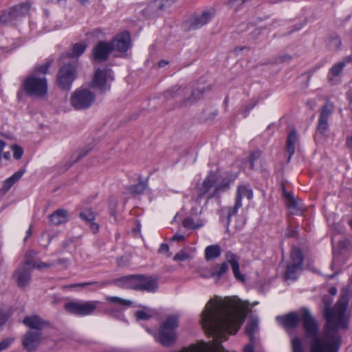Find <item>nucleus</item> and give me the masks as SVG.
Listing matches in <instances>:
<instances>
[{
  "label": "nucleus",
  "mask_w": 352,
  "mask_h": 352,
  "mask_svg": "<svg viewBox=\"0 0 352 352\" xmlns=\"http://www.w3.org/2000/svg\"><path fill=\"white\" fill-rule=\"evenodd\" d=\"M350 245L351 241L347 239H343L338 241L333 248L332 265L340 266L346 261L349 257Z\"/></svg>",
  "instance_id": "nucleus-10"
},
{
  "label": "nucleus",
  "mask_w": 352,
  "mask_h": 352,
  "mask_svg": "<svg viewBox=\"0 0 352 352\" xmlns=\"http://www.w3.org/2000/svg\"><path fill=\"white\" fill-rule=\"evenodd\" d=\"M30 8V6L28 3H22L10 8L14 14L15 21H17L19 19L25 16L28 13Z\"/></svg>",
  "instance_id": "nucleus-30"
},
{
  "label": "nucleus",
  "mask_w": 352,
  "mask_h": 352,
  "mask_svg": "<svg viewBox=\"0 0 352 352\" xmlns=\"http://www.w3.org/2000/svg\"><path fill=\"white\" fill-rule=\"evenodd\" d=\"M189 257L188 254L186 253L184 251H180L178 253H177L175 256L173 257V260L175 261H184Z\"/></svg>",
  "instance_id": "nucleus-53"
},
{
  "label": "nucleus",
  "mask_w": 352,
  "mask_h": 352,
  "mask_svg": "<svg viewBox=\"0 0 352 352\" xmlns=\"http://www.w3.org/2000/svg\"><path fill=\"white\" fill-rule=\"evenodd\" d=\"M186 94H188L186 87H182L179 85H176L166 90L163 93V96L166 100H170L178 96L182 97V95H186Z\"/></svg>",
  "instance_id": "nucleus-25"
},
{
  "label": "nucleus",
  "mask_w": 352,
  "mask_h": 352,
  "mask_svg": "<svg viewBox=\"0 0 352 352\" xmlns=\"http://www.w3.org/2000/svg\"><path fill=\"white\" fill-rule=\"evenodd\" d=\"M276 322L285 330L295 329L302 322L305 337L312 340L310 352H338L340 346V338L333 334L331 342H327L319 337V325L307 308L302 309L300 315L292 311L276 318Z\"/></svg>",
  "instance_id": "nucleus-1"
},
{
  "label": "nucleus",
  "mask_w": 352,
  "mask_h": 352,
  "mask_svg": "<svg viewBox=\"0 0 352 352\" xmlns=\"http://www.w3.org/2000/svg\"><path fill=\"white\" fill-rule=\"evenodd\" d=\"M249 303L237 296L221 298V342L228 340L227 335H235L243 325Z\"/></svg>",
  "instance_id": "nucleus-2"
},
{
  "label": "nucleus",
  "mask_w": 352,
  "mask_h": 352,
  "mask_svg": "<svg viewBox=\"0 0 352 352\" xmlns=\"http://www.w3.org/2000/svg\"><path fill=\"white\" fill-rule=\"evenodd\" d=\"M333 113V107L327 102L322 107L318 120L317 130L322 135H325L329 130V118Z\"/></svg>",
  "instance_id": "nucleus-19"
},
{
  "label": "nucleus",
  "mask_w": 352,
  "mask_h": 352,
  "mask_svg": "<svg viewBox=\"0 0 352 352\" xmlns=\"http://www.w3.org/2000/svg\"><path fill=\"white\" fill-rule=\"evenodd\" d=\"M342 45L341 38L336 34L330 35L327 41V47L331 50H338Z\"/></svg>",
  "instance_id": "nucleus-38"
},
{
  "label": "nucleus",
  "mask_w": 352,
  "mask_h": 352,
  "mask_svg": "<svg viewBox=\"0 0 352 352\" xmlns=\"http://www.w3.org/2000/svg\"><path fill=\"white\" fill-rule=\"evenodd\" d=\"M14 339L10 338H6L0 342V352L4 351L10 347L13 342Z\"/></svg>",
  "instance_id": "nucleus-52"
},
{
  "label": "nucleus",
  "mask_w": 352,
  "mask_h": 352,
  "mask_svg": "<svg viewBox=\"0 0 352 352\" xmlns=\"http://www.w3.org/2000/svg\"><path fill=\"white\" fill-rule=\"evenodd\" d=\"M176 0H152L142 10L144 16L151 19L157 17L169 8Z\"/></svg>",
  "instance_id": "nucleus-12"
},
{
  "label": "nucleus",
  "mask_w": 352,
  "mask_h": 352,
  "mask_svg": "<svg viewBox=\"0 0 352 352\" xmlns=\"http://www.w3.org/2000/svg\"><path fill=\"white\" fill-rule=\"evenodd\" d=\"M87 47L85 43H78L73 45L72 52L68 54L69 57H78L82 55Z\"/></svg>",
  "instance_id": "nucleus-41"
},
{
  "label": "nucleus",
  "mask_w": 352,
  "mask_h": 352,
  "mask_svg": "<svg viewBox=\"0 0 352 352\" xmlns=\"http://www.w3.org/2000/svg\"><path fill=\"white\" fill-rule=\"evenodd\" d=\"M168 250H169L168 245L166 243H162L158 250V252L160 254H163V253L168 252Z\"/></svg>",
  "instance_id": "nucleus-60"
},
{
  "label": "nucleus",
  "mask_w": 352,
  "mask_h": 352,
  "mask_svg": "<svg viewBox=\"0 0 352 352\" xmlns=\"http://www.w3.org/2000/svg\"><path fill=\"white\" fill-rule=\"evenodd\" d=\"M238 177L237 173H226L221 179V190H226L229 188L230 184Z\"/></svg>",
  "instance_id": "nucleus-36"
},
{
  "label": "nucleus",
  "mask_w": 352,
  "mask_h": 352,
  "mask_svg": "<svg viewBox=\"0 0 352 352\" xmlns=\"http://www.w3.org/2000/svg\"><path fill=\"white\" fill-rule=\"evenodd\" d=\"M13 14L10 9L2 12L0 15V23L6 25H14L16 21Z\"/></svg>",
  "instance_id": "nucleus-39"
},
{
  "label": "nucleus",
  "mask_w": 352,
  "mask_h": 352,
  "mask_svg": "<svg viewBox=\"0 0 352 352\" xmlns=\"http://www.w3.org/2000/svg\"><path fill=\"white\" fill-rule=\"evenodd\" d=\"M344 67V63L339 62L336 63L330 69L329 74L332 75L333 76H338L342 72Z\"/></svg>",
  "instance_id": "nucleus-48"
},
{
  "label": "nucleus",
  "mask_w": 352,
  "mask_h": 352,
  "mask_svg": "<svg viewBox=\"0 0 352 352\" xmlns=\"http://www.w3.org/2000/svg\"><path fill=\"white\" fill-rule=\"evenodd\" d=\"M172 241H182L184 240V236L182 234H179L178 233H176L174 234L171 239Z\"/></svg>",
  "instance_id": "nucleus-63"
},
{
  "label": "nucleus",
  "mask_w": 352,
  "mask_h": 352,
  "mask_svg": "<svg viewBox=\"0 0 352 352\" xmlns=\"http://www.w3.org/2000/svg\"><path fill=\"white\" fill-rule=\"evenodd\" d=\"M11 150L13 152V157L15 160H20L23 154V149L21 146L18 144H12L10 146Z\"/></svg>",
  "instance_id": "nucleus-51"
},
{
  "label": "nucleus",
  "mask_w": 352,
  "mask_h": 352,
  "mask_svg": "<svg viewBox=\"0 0 352 352\" xmlns=\"http://www.w3.org/2000/svg\"><path fill=\"white\" fill-rule=\"evenodd\" d=\"M158 287V280L155 278L142 275L141 283L139 291H146L147 292H155Z\"/></svg>",
  "instance_id": "nucleus-23"
},
{
  "label": "nucleus",
  "mask_w": 352,
  "mask_h": 352,
  "mask_svg": "<svg viewBox=\"0 0 352 352\" xmlns=\"http://www.w3.org/2000/svg\"><path fill=\"white\" fill-rule=\"evenodd\" d=\"M24 170H19L14 173L11 177L6 179L3 183V190L7 192L24 174Z\"/></svg>",
  "instance_id": "nucleus-33"
},
{
  "label": "nucleus",
  "mask_w": 352,
  "mask_h": 352,
  "mask_svg": "<svg viewBox=\"0 0 352 352\" xmlns=\"http://www.w3.org/2000/svg\"><path fill=\"white\" fill-rule=\"evenodd\" d=\"M302 24L295 25L293 30H290L289 32H288L287 33L283 34V36H288V35L291 34L292 32H294L296 30H300L302 28Z\"/></svg>",
  "instance_id": "nucleus-62"
},
{
  "label": "nucleus",
  "mask_w": 352,
  "mask_h": 352,
  "mask_svg": "<svg viewBox=\"0 0 352 352\" xmlns=\"http://www.w3.org/2000/svg\"><path fill=\"white\" fill-rule=\"evenodd\" d=\"M216 181L215 175L210 173L203 182L201 186L199 188V197H202L214 184Z\"/></svg>",
  "instance_id": "nucleus-31"
},
{
  "label": "nucleus",
  "mask_w": 352,
  "mask_h": 352,
  "mask_svg": "<svg viewBox=\"0 0 352 352\" xmlns=\"http://www.w3.org/2000/svg\"><path fill=\"white\" fill-rule=\"evenodd\" d=\"M50 65L51 63L50 61H47L43 65L35 67L32 74H35L36 76H38V74H43L44 76L48 73Z\"/></svg>",
  "instance_id": "nucleus-45"
},
{
  "label": "nucleus",
  "mask_w": 352,
  "mask_h": 352,
  "mask_svg": "<svg viewBox=\"0 0 352 352\" xmlns=\"http://www.w3.org/2000/svg\"><path fill=\"white\" fill-rule=\"evenodd\" d=\"M258 329V320L256 318H252L250 320L245 327V333L249 337V340L252 341L256 340L254 336V333Z\"/></svg>",
  "instance_id": "nucleus-32"
},
{
  "label": "nucleus",
  "mask_w": 352,
  "mask_h": 352,
  "mask_svg": "<svg viewBox=\"0 0 352 352\" xmlns=\"http://www.w3.org/2000/svg\"><path fill=\"white\" fill-rule=\"evenodd\" d=\"M146 188V183L140 182L137 184L132 186L130 188L131 192L134 195H139L142 193Z\"/></svg>",
  "instance_id": "nucleus-46"
},
{
  "label": "nucleus",
  "mask_w": 352,
  "mask_h": 352,
  "mask_svg": "<svg viewBox=\"0 0 352 352\" xmlns=\"http://www.w3.org/2000/svg\"><path fill=\"white\" fill-rule=\"evenodd\" d=\"M110 281L111 282L110 285L114 284L121 288L130 289L131 275L122 276Z\"/></svg>",
  "instance_id": "nucleus-40"
},
{
  "label": "nucleus",
  "mask_w": 352,
  "mask_h": 352,
  "mask_svg": "<svg viewBox=\"0 0 352 352\" xmlns=\"http://www.w3.org/2000/svg\"><path fill=\"white\" fill-rule=\"evenodd\" d=\"M8 317L3 312V309L0 307V327L3 325L7 321Z\"/></svg>",
  "instance_id": "nucleus-57"
},
{
  "label": "nucleus",
  "mask_w": 352,
  "mask_h": 352,
  "mask_svg": "<svg viewBox=\"0 0 352 352\" xmlns=\"http://www.w3.org/2000/svg\"><path fill=\"white\" fill-rule=\"evenodd\" d=\"M79 217L87 223H89L95 219L96 214L90 208H87L79 214Z\"/></svg>",
  "instance_id": "nucleus-44"
},
{
  "label": "nucleus",
  "mask_w": 352,
  "mask_h": 352,
  "mask_svg": "<svg viewBox=\"0 0 352 352\" xmlns=\"http://www.w3.org/2000/svg\"><path fill=\"white\" fill-rule=\"evenodd\" d=\"M100 304V302L98 300L72 301L65 303L64 308L69 314L84 316L92 314Z\"/></svg>",
  "instance_id": "nucleus-8"
},
{
  "label": "nucleus",
  "mask_w": 352,
  "mask_h": 352,
  "mask_svg": "<svg viewBox=\"0 0 352 352\" xmlns=\"http://www.w3.org/2000/svg\"><path fill=\"white\" fill-rule=\"evenodd\" d=\"M219 257H220L219 245H210L205 248L204 258L207 262L212 263Z\"/></svg>",
  "instance_id": "nucleus-26"
},
{
  "label": "nucleus",
  "mask_w": 352,
  "mask_h": 352,
  "mask_svg": "<svg viewBox=\"0 0 352 352\" xmlns=\"http://www.w3.org/2000/svg\"><path fill=\"white\" fill-rule=\"evenodd\" d=\"M111 283V281H94V282H86V283H80L74 285H71L69 286H67V287H85L89 286L90 287V291H96L100 288H103Z\"/></svg>",
  "instance_id": "nucleus-29"
},
{
  "label": "nucleus",
  "mask_w": 352,
  "mask_h": 352,
  "mask_svg": "<svg viewBox=\"0 0 352 352\" xmlns=\"http://www.w3.org/2000/svg\"><path fill=\"white\" fill-rule=\"evenodd\" d=\"M345 144L346 147L352 148V135L347 138Z\"/></svg>",
  "instance_id": "nucleus-64"
},
{
  "label": "nucleus",
  "mask_w": 352,
  "mask_h": 352,
  "mask_svg": "<svg viewBox=\"0 0 352 352\" xmlns=\"http://www.w3.org/2000/svg\"><path fill=\"white\" fill-rule=\"evenodd\" d=\"M333 299L328 295H324L322 298V302L324 305V317L326 320L325 336L324 340L327 342H331V336L336 334V331L339 329H347L348 324L344 318V314L347 308V302L338 300L334 309L331 307Z\"/></svg>",
  "instance_id": "nucleus-3"
},
{
  "label": "nucleus",
  "mask_w": 352,
  "mask_h": 352,
  "mask_svg": "<svg viewBox=\"0 0 352 352\" xmlns=\"http://www.w3.org/2000/svg\"><path fill=\"white\" fill-rule=\"evenodd\" d=\"M205 89H190L187 87L186 95H182L183 99L179 103V107L186 108L195 104L203 96Z\"/></svg>",
  "instance_id": "nucleus-18"
},
{
  "label": "nucleus",
  "mask_w": 352,
  "mask_h": 352,
  "mask_svg": "<svg viewBox=\"0 0 352 352\" xmlns=\"http://www.w3.org/2000/svg\"><path fill=\"white\" fill-rule=\"evenodd\" d=\"M53 225H60L67 221V211L65 209H58L49 216Z\"/></svg>",
  "instance_id": "nucleus-27"
},
{
  "label": "nucleus",
  "mask_w": 352,
  "mask_h": 352,
  "mask_svg": "<svg viewBox=\"0 0 352 352\" xmlns=\"http://www.w3.org/2000/svg\"><path fill=\"white\" fill-rule=\"evenodd\" d=\"M292 57L289 54L283 55L278 57V61L281 63L291 60Z\"/></svg>",
  "instance_id": "nucleus-61"
},
{
  "label": "nucleus",
  "mask_w": 352,
  "mask_h": 352,
  "mask_svg": "<svg viewBox=\"0 0 352 352\" xmlns=\"http://www.w3.org/2000/svg\"><path fill=\"white\" fill-rule=\"evenodd\" d=\"M301 269V266L293 263L288 264L285 274V278L295 280L297 278L298 272Z\"/></svg>",
  "instance_id": "nucleus-35"
},
{
  "label": "nucleus",
  "mask_w": 352,
  "mask_h": 352,
  "mask_svg": "<svg viewBox=\"0 0 352 352\" xmlns=\"http://www.w3.org/2000/svg\"><path fill=\"white\" fill-rule=\"evenodd\" d=\"M90 150L91 148L85 147L80 150L77 151L72 156V157H75V159L73 160L72 164H74L80 160L89 153Z\"/></svg>",
  "instance_id": "nucleus-47"
},
{
  "label": "nucleus",
  "mask_w": 352,
  "mask_h": 352,
  "mask_svg": "<svg viewBox=\"0 0 352 352\" xmlns=\"http://www.w3.org/2000/svg\"><path fill=\"white\" fill-rule=\"evenodd\" d=\"M226 263L230 264L233 271L234 278L243 283L245 280V276L240 272L239 257L231 252H228L225 255Z\"/></svg>",
  "instance_id": "nucleus-21"
},
{
  "label": "nucleus",
  "mask_w": 352,
  "mask_h": 352,
  "mask_svg": "<svg viewBox=\"0 0 352 352\" xmlns=\"http://www.w3.org/2000/svg\"><path fill=\"white\" fill-rule=\"evenodd\" d=\"M243 197H247L248 199H251L253 197L252 190L245 185H239L237 187V191L235 198V204L232 208H228L227 212L228 224L230 222V218L235 215L239 208L242 206L241 199Z\"/></svg>",
  "instance_id": "nucleus-13"
},
{
  "label": "nucleus",
  "mask_w": 352,
  "mask_h": 352,
  "mask_svg": "<svg viewBox=\"0 0 352 352\" xmlns=\"http://www.w3.org/2000/svg\"><path fill=\"white\" fill-rule=\"evenodd\" d=\"M298 232L297 227L294 228H289L288 232L286 234V236L289 238L294 237Z\"/></svg>",
  "instance_id": "nucleus-58"
},
{
  "label": "nucleus",
  "mask_w": 352,
  "mask_h": 352,
  "mask_svg": "<svg viewBox=\"0 0 352 352\" xmlns=\"http://www.w3.org/2000/svg\"><path fill=\"white\" fill-rule=\"evenodd\" d=\"M261 157V151H255L250 155V162L251 167L253 168L254 163Z\"/></svg>",
  "instance_id": "nucleus-56"
},
{
  "label": "nucleus",
  "mask_w": 352,
  "mask_h": 352,
  "mask_svg": "<svg viewBox=\"0 0 352 352\" xmlns=\"http://www.w3.org/2000/svg\"><path fill=\"white\" fill-rule=\"evenodd\" d=\"M298 135L296 129H292L289 133L286 141V151L289 154L287 162H289L295 153V145L298 141Z\"/></svg>",
  "instance_id": "nucleus-24"
},
{
  "label": "nucleus",
  "mask_w": 352,
  "mask_h": 352,
  "mask_svg": "<svg viewBox=\"0 0 352 352\" xmlns=\"http://www.w3.org/2000/svg\"><path fill=\"white\" fill-rule=\"evenodd\" d=\"M287 199L286 205L288 210L292 214L299 215L302 213V204H300L294 198L293 195H287Z\"/></svg>",
  "instance_id": "nucleus-28"
},
{
  "label": "nucleus",
  "mask_w": 352,
  "mask_h": 352,
  "mask_svg": "<svg viewBox=\"0 0 352 352\" xmlns=\"http://www.w3.org/2000/svg\"><path fill=\"white\" fill-rule=\"evenodd\" d=\"M215 15L214 9L210 8L203 11L201 13H196L190 16L187 21L188 31L201 28L210 21Z\"/></svg>",
  "instance_id": "nucleus-11"
},
{
  "label": "nucleus",
  "mask_w": 352,
  "mask_h": 352,
  "mask_svg": "<svg viewBox=\"0 0 352 352\" xmlns=\"http://www.w3.org/2000/svg\"><path fill=\"white\" fill-rule=\"evenodd\" d=\"M135 316L138 320H146L151 318V316L149 314H148L147 313L142 310L137 311L135 314Z\"/></svg>",
  "instance_id": "nucleus-55"
},
{
  "label": "nucleus",
  "mask_w": 352,
  "mask_h": 352,
  "mask_svg": "<svg viewBox=\"0 0 352 352\" xmlns=\"http://www.w3.org/2000/svg\"><path fill=\"white\" fill-rule=\"evenodd\" d=\"M200 275L204 278H213L217 282L220 279V266L219 265L211 269H204L200 272Z\"/></svg>",
  "instance_id": "nucleus-34"
},
{
  "label": "nucleus",
  "mask_w": 352,
  "mask_h": 352,
  "mask_svg": "<svg viewBox=\"0 0 352 352\" xmlns=\"http://www.w3.org/2000/svg\"><path fill=\"white\" fill-rule=\"evenodd\" d=\"M31 269L21 264L15 270L13 278L20 289H24L30 284L32 279Z\"/></svg>",
  "instance_id": "nucleus-17"
},
{
  "label": "nucleus",
  "mask_w": 352,
  "mask_h": 352,
  "mask_svg": "<svg viewBox=\"0 0 352 352\" xmlns=\"http://www.w3.org/2000/svg\"><path fill=\"white\" fill-rule=\"evenodd\" d=\"M113 51L126 52L131 47V34L128 31L118 34L111 42Z\"/></svg>",
  "instance_id": "nucleus-16"
},
{
  "label": "nucleus",
  "mask_w": 352,
  "mask_h": 352,
  "mask_svg": "<svg viewBox=\"0 0 352 352\" xmlns=\"http://www.w3.org/2000/svg\"><path fill=\"white\" fill-rule=\"evenodd\" d=\"M105 300L112 304H118L120 305L130 307L132 302L129 300H125L118 296H106Z\"/></svg>",
  "instance_id": "nucleus-43"
},
{
  "label": "nucleus",
  "mask_w": 352,
  "mask_h": 352,
  "mask_svg": "<svg viewBox=\"0 0 352 352\" xmlns=\"http://www.w3.org/2000/svg\"><path fill=\"white\" fill-rule=\"evenodd\" d=\"M113 74L111 69L97 68L90 85L92 88L98 89L101 93H104L107 90L110 89V87H107V82L113 81Z\"/></svg>",
  "instance_id": "nucleus-9"
},
{
  "label": "nucleus",
  "mask_w": 352,
  "mask_h": 352,
  "mask_svg": "<svg viewBox=\"0 0 352 352\" xmlns=\"http://www.w3.org/2000/svg\"><path fill=\"white\" fill-rule=\"evenodd\" d=\"M177 327L178 316L176 315L168 316L160 327L159 342L164 346H169L173 344L177 338L175 329Z\"/></svg>",
  "instance_id": "nucleus-5"
},
{
  "label": "nucleus",
  "mask_w": 352,
  "mask_h": 352,
  "mask_svg": "<svg viewBox=\"0 0 352 352\" xmlns=\"http://www.w3.org/2000/svg\"><path fill=\"white\" fill-rule=\"evenodd\" d=\"M113 52L109 42L100 41L92 49V58L94 61L102 63L108 60Z\"/></svg>",
  "instance_id": "nucleus-15"
},
{
  "label": "nucleus",
  "mask_w": 352,
  "mask_h": 352,
  "mask_svg": "<svg viewBox=\"0 0 352 352\" xmlns=\"http://www.w3.org/2000/svg\"><path fill=\"white\" fill-rule=\"evenodd\" d=\"M142 275H131L130 289L140 290Z\"/></svg>",
  "instance_id": "nucleus-49"
},
{
  "label": "nucleus",
  "mask_w": 352,
  "mask_h": 352,
  "mask_svg": "<svg viewBox=\"0 0 352 352\" xmlns=\"http://www.w3.org/2000/svg\"><path fill=\"white\" fill-rule=\"evenodd\" d=\"M96 100V94L87 88L76 89L71 95L70 102L76 110L89 108Z\"/></svg>",
  "instance_id": "nucleus-6"
},
{
  "label": "nucleus",
  "mask_w": 352,
  "mask_h": 352,
  "mask_svg": "<svg viewBox=\"0 0 352 352\" xmlns=\"http://www.w3.org/2000/svg\"><path fill=\"white\" fill-rule=\"evenodd\" d=\"M89 228L93 233H96L99 230V225L94 222V221L89 222Z\"/></svg>",
  "instance_id": "nucleus-59"
},
{
  "label": "nucleus",
  "mask_w": 352,
  "mask_h": 352,
  "mask_svg": "<svg viewBox=\"0 0 352 352\" xmlns=\"http://www.w3.org/2000/svg\"><path fill=\"white\" fill-rule=\"evenodd\" d=\"M42 338L41 331L28 330L23 337L22 345L28 352H34L39 346Z\"/></svg>",
  "instance_id": "nucleus-14"
},
{
  "label": "nucleus",
  "mask_w": 352,
  "mask_h": 352,
  "mask_svg": "<svg viewBox=\"0 0 352 352\" xmlns=\"http://www.w3.org/2000/svg\"><path fill=\"white\" fill-rule=\"evenodd\" d=\"M182 225L186 228L195 230L202 227L204 223L202 221L195 222L192 218L187 217L183 220Z\"/></svg>",
  "instance_id": "nucleus-42"
},
{
  "label": "nucleus",
  "mask_w": 352,
  "mask_h": 352,
  "mask_svg": "<svg viewBox=\"0 0 352 352\" xmlns=\"http://www.w3.org/2000/svg\"><path fill=\"white\" fill-rule=\"evenodd\" d=\"M220 346H199L197 352H219Z\"/></svg>",
  "instance_id": "nucleus-54"
},
{
  "label": "nucleus",
  "mask_w": 352,
  "mask_h": 352,
  "mask_svg": "<svg viewBox=\"0 0 352 352\" xmlns=\"http://www.w3.org/2000/svg\"><path fill=\"white\" fill-rule=\"evenodd\" d=\"M23 322L30 328L29 330L41 331L44 327L47 325V322L42 320L38 316L34 315L26 316Z\"/></svg>",
  "instance_id": "nucleus-22"
},
{
  "label": "nucleus",
  "mask_w": 352,
  "mask_h": 352,
  "mask_svg": "<svg viewBox=\"0 0 352 352\" xmlns=\"http://www.w3.org/2000/svg\"><path fill=\"white\" fill-rule=\"evenodd\" d=\"M38 252L35 250H30L25 252V260L21 263L23 265H25L30 268H37L42 269L44 267H50L51 265L48 263L41 262L37 259L36 256Z\"/></svg>",
  "instance_id": "nucleus-20"
},
{
  "label": "nucleus",
  "mask_w": 352,
  "mask_h": 352,
  "mask_svg": "<svg viewBox=\"0 0 352 352\" xmlns=\"http://www.w3.org/2000/svg\"><path fill=\"white\" fill-rule=\"evenodd\" d=\"M76 77V65L72 63L65 64L58 70L56 76V82L61 89L69 90Z\"/></svg>",
  "instance_id": "nucleus-7"
},
{
  "label": "nucleus",
  "mask_w": 352,
  "mask_h": 352,
  "mask_svg": "<svg viewBox=\"0 0 352 352\" xmlns=\"http://www.w3.org/2000/svg\"><path fill=\"white\" fill-rule=\"evenodd\" d=\"M23 88L28 96L43 98L47 93V82L45 76L31 74L23 82Z\"/></svg>",
  "instance_id": "nucleus-4"
},
{
  "label": "nucleus",
  "mask_w": 352,
  "mask_h": 352,
  "mask_svg": "<svg viewBox=\"0 0 352 352\" xmlns=\"http://www.w3.org/2000/svg\"><path fill=\"white\" fill-rule=\"evenodd\" d=\"M293 352H304L301 339L299 337H294L292 340Z\"/></svg>",
  "instance_id": "nucleus-50"
},
{
  "label": "nucleus",
  "mask_w": 352,
  "mask_h": 352,
  "mask_svg": "<svg viewBox=\"0 0 352 352\" xmlns=\"http://www.w3.org/2000/svg\"><path fill=\"white\" fill-rule=\"evenodd\" d=\"M290 257L292 261L291 263L301 267L302 266L304 256L300 249L297 248L292 249L290 253Z\"/></svg>",
  "instance_id": "nucleus-37"
}]
</instances>
